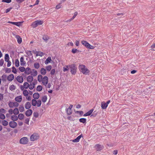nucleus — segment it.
I'll return each mask as SVG.
<instances>
[{
	"mask_svg": "<svg viewBox=\"0 0 155 155\" xmlns=\"http://www.w3.org/2000/svg\"><path fill=\"white\" fill-rule=\"evenodd\" d=\"M37 79L38 81L42 85L46 86L48 82V78L47 76H43L41 74L38 75Z\"/></svg>",
	"mask_w": 155,
	"mask_h": 155,
	"instance_id": "1",
	"label": "nucleus"
},
{
	"mask_svg": "<svg viewBox=\"0 0 155 155\" xmlns=\"http://www.w3.org/2000/svg\"><path fill=\"white\" fill-rule=\"evenodd\" d=\"M78 68L80 72L83 74L85 75H88L90 74V71L84 65H79Z\"/></svg>",
	"mask_w": 155,
	"mask_h": 155,
	"instance_id": "2",
	"label": "nucleus"
},
{
	"mask_svg": "<svg viewBox=\"0 0 155 155\" xmlns=\"http://www.w3.org/2000/svg\"><path fill=\"white\" fill-rule=\"evenodd\" d=\"M69 68L70 69V72L71 74L75 75L76 73L77 70L76 65L74 64L69 65Z\"/></svg>",
	"mask_w": 155,
	"mask_h": 155,
	"instance_id": "3",
	"label": "nucleus"
},
{
	"mask_svg": "<svg viewBox=\"0 0 155 155\" xmlns=\"http://www.w3.org/2000/svg\"><path fill=\"white\" fill-rule=\"evenodd\" d=\"M36 99H33L32 100V105L33 106H37V107H40L41 104V101L40 100H38L37 101Z\"/></svg>",
	"mask_w": 155,
	"mask_h": 155,
	"instance_id": "4",
	"label": "nucleus"
},
{
	"mask_svg": "<svg viewBox=\"0 0 155 155\" xmlns=\"http://www.w3.org/2000/svg\"><path fill=\"white\" fill-rule=\"evenodd\" d=\"M43 21L37 20L33 22L31 24V26L32 28H35L39 25H41L43 23Z\"/></svg>",
	"mask_w": 155,
	"mask_h": 155,
	"instance_id": "5",
	"label": "nucleus"
},
{
	"mask_svg": "<svg viewBox=\"0 0 155 155\" xmlns=\"http://www.w3.org/2000/svg\"><path fill=\"white\" fill-rule=\"evenodd\" d=\"M81 44L87 48L90 49H94V47L91 45L87 41L84 40L81 41Z\"/></svg>",
	"mask_w": 155,
	"mask_h": 155,
	"instance_id": "6",
	"label": "nucleus"
},
{
	"mask_svg": "<svg viewBox=\"0 0 155 155\" xmlns=\"http://www.w3.org/2000/svg\"><path fill=\"white\" fill-rule=\"evenodd\" d=\"M8 105L10 107L12 108L14 107H17L18 106L19 104L16 102L10 101L9 102Z\"/></svg>",
	"mask_w": 155,
	"mask_h": 155,
	"instance_id": "7",
	"label": "nucleus"
},
{
	"mask_svg": "<svg viewBox=\"0 0 155 155\" xmlns=\"http://www.w3.org/2000/svg\"><path fill=\"white\" fill-rule=\"evenodd\" d=\"M38 135L36 133L33 134L30 137V140L31 141H33L36 140L39 138Z\"/></svg>",
	"mask_w": 155,
	"mask_h": 155,
	"instance_id": "8",
	"label": "nucleus"
},
{
	"mask_svg": "<svg viewBox=\"0 0 155 155\" xmlns=\"http://www.w3.org/2000/svg\"><path fill=\"white\" fill-rule=\"evenodd\" d=\"M29 87V84L28 82H26L24 83L23 85H21L20 86V89L21 90L23 91L24 89V88L27 89Z\"/></svg>",
	"mask_w": 155,
	"mask_h": 155,
	"instance_id": "9",
	"label": "nucleus"
},
{
	"mask_svg": "<svg viewBox=\"0 0 155 155\" xmlns=\"http://www.w3.org/2000/svg\"><path fill=\"white\" fill-rule=\"evenodd\" d=\"M94 147L97 151H98L102 150L104 148V146L99 144H97L95 145Z\"/></svg>",
	"mask_w": 155,
	"mask_h": 155,
	"instance_id": "10",
	"label": "nucleus"
},
{
	"mask_svg": "<svg viewBox=\"0 0 155 155\" xmlns=\"http://www.w3.org/2000/svg\"><path fill=\"white\" fill-rule=\"evenodd\" d=\"M28 142V139L26 137H24L21 138L20 140V143L22 144H25Z\"/></svg>",
	"mask_w": 155,
	"mask_h": 155,
	"instance_id": "11",
	"label": "nucleus"
},
{
	"mask_svg": "<svg viewBox=\"0 0 155 155\" xmlns=\"http://www.w3.org/2000/svg\"><path fill=\"white\" fill-rule=\"evenodd\" d=\"M17 81L19 83H22L23 81V79L22 77L21 76L18 75L16 78Z\"/></svg>",
	"mask_w": 155,
	"mask_h": 155,
	"instance_id": "12",
	"label": "nucleus"
},
{
	"mask_svg": "<svg viewBox=\"0 0 155 155\" xmlns=\"http://www.w3.org/2000/svg\"><path fill=\"white\" fill-rule=\"evenodd\" d=\"M73 105L71 104L66 110L67 113L68 115H69L71 114L72 111L71 109Z\"/></svg>",
	"mask_w": 155,
	"mask_h": 155,
	"instance_id": "13",
	"label": "nucleus"
},
{
	"mask_svg": "<svg viewBox=\"0 0 155 155\" xmlns=\"http://www.w3.org/2000/svg\"><path fill=\"white\" fill-rule=\"evenodd\" d=\"M16 102L20 103L21 102L22 100V97L21 95L16 97L15 99Z\"/></svg>",
	"mask_w": 155,
	"mask_h": 155,
	"instance_id": "14",
	"label": "nucleus"
},
{
	"mask_svg": "<svg viewBox=\"0 0 155 155\" xmlns=\"http://www.w3.org/2000/svg\"><path fill=\"white\" fill-rule=\"evenodd\" d=\"M34 53L36 54V56H40L41 57H42L45 54L43 52H41L40 51H36L35 52H34Z\"/></svg>",
	"mask_w": 155,
	"mask_h": 155,
	"instance_id": "15",
	"label": "nucleus"
},
{
	"mask_svg": "<svg viewBox=\"0 0 155 155\" xmlns=\"http://www.w3.org/2000/svg\"><path fill=\"white\" fill-rule=\"evenodd\" d=\"M32 113V110L31 109H28L25 112V115L27 117L30 116Z\"/></svg>",
	"mask_w": 155,
	"mask_h": 155,
	"instance_id": "16",
	"label": "nucleus"
},
{
	"mask_svg": "<svg viewBox=\"0 0 155 155\" xmlns=\"http://www.w3.org/2000/svg\"><path fill=\"white\" fill-rule=\"evenodd\" d=\"M31 104L29 102H27L25 104V107L27 109H28L30 108L31 107Z\"/></svg>",
	"mask_w": 155,
	"mask_h": 155,
	"instance_id": "17",
	"label": "nucleus"
},
{
	"mask_svg": "<svg viewBox=\"0 0 155 155\" xmlns=\"http://www.w3.org/2000/svg\"><path fill=\"white\" fill-rule=\"evenodd\" d=\"M14 75L13 74H10L8 76L7 79L8 81H11L14 79Z\"/></svg>",
	"mask_w": 155,
	"mask_h": 155,
	"instance_id": "18",
	"label": "nucleus"
},
{
	"mask_svg": "<svg viewBox=\"0 0 155 155\" xmlns=\"http://www.w3.org/2000/svg\"><path fill=\"white\" fill-rule=\"evenodd\" d=\"M47 73V71L44 68H42L40 70V73L41 75H44Z\"/></svg>",
	"mask_w": 155,
	"mask_h": 155,
	"instance_id": "19",
	"label": "nucleus"
},
{
	"mask_svg": "<svg viewBox=\"0 0 155 155\" xmlns=\"http://www.w3.org/2000/svg\"><path fill=\"white\" fill-rule=\"evenodd\" d=\"M108 106L107 105V104L104 102H103L101 103V107L102 109H106Z\"/></svg>",
	"mask_w": 155,
	"mask_h": 155,
	"instance_id": "20",
	"label": "nucleus"
},
{
	"mask_svg": "<svg viewBox=\"0 0 155 155\" xmlns=\"http://www.w3.org/2000/svg\"><path fill=\"white\" fill-rule=\"evenodd\" d=\"M33 78L32 76L29 75L27 78V80L28 82L31 83L33 80Z\"/></svg>",
	"mask_w": 155,
	"mask_h": 155,
	"instance_id": "21",
	"label": "nucleus"
},
{
	"mask_svg": "<svg viewBox=\"0 0 155 155\" xmlns=\"http://www.w3.org/2000/svg\"><path fill=\"white\" fill-rule=\"evenodd\" d=\"M82 137V135L81 134L78 137L75 139L73 140L72 141L74 143L78 142L80 139Z\"/></svg>",
	"mask_w": 155,
	"mask_h": 155,
	"instance_id": "22",
	"label": "nucleus"
},
{
	"mask_svg": "<svg viewBox=\"0 0 155 155\" xmlns=\"http://www.w3.org/2000/svg\"><path fill=\"white\" fill-rule=\"evenodd\" d=\"M52 61L51 57H48L46 60L45 61V64H47L50 63Z\"/></svg>",
	"mask_w": 155,
	"mask_h": 155,
	"instance_id": "23",
	"label": "nucleus"
},
{
	"mask_svg": "<svg viewBox=\"0 0 155 155\" xmlns=\"http://www.w3.org/2000/svg\"><path fill=\"white\" fill-rule=\"evenodd\" d=\"M40 95L38 93H35L33 95V97L35 99H38L39 98Z\"/></svg>",
	"mask_w": 155,
	"mask_h": 155,
	"instance_id": "24",
	"label": "nucleus"
},
{
	"mask_svg": "<svg viewBox=\"0 0 155 155\" xmlns=\"http://www.w3.org/2000/svg\"><path fill=\"white\" fill-rule=\"evenodd\" d=\"M25 73L27 74H29L31 73V69L29 68H25Z\"/></svg>",
	"mask_w": 155,
	"mask_h": 155,
	"instance_id": "25",
	"label": "nucleus"
},
{
	"mask_svg": "<svg viewBox=\"0 0 155 155\" xmlns=\"http://www.w3.org/2000/svg\"><path fill=\"white\" fill-rule=\"evenodd\" d=\"M20 64L21 66H24L25 64V62L24 61V58L22 57H21L20 60Z\"/></svg>",
	"mask_w": 155,
	"mask_h": 155,
	"instance_id": "26",
	"label": "nucleus"
},
{
	"mask_svg": "<svg viewBox=\"0 0 155 155\" xmlns=\"http://www.w3.org/2000/svg\"><path fill=\"white\" fill-rule=\"evenodd\" d=\"M47 99V97L45 95H44L41 98V100L44 103L46 101Z\"/></svg>",
	"mask_w": 155,
	"mask_h": 155,
	"instance_id": "27",
	"label": "nucleus"
},
{
	"mask_svg": "<svg viewBox=\"0 0 155 155\" xmlns=\"http://www.w3.org/2000/svg\"><path fill=\"white\" fill-rule=\"evenodd\" d=\"M15 38L17 39L18 42L19 44H20L22 41V39L19 35H16Z\"/></svg>",
	"mask_w": 155,
	"mask_h": 155,
	"instance_id": "28",
	"label": "nucleus"
},
{
	"mask_svg": "<svg viewBox=\"0 0 155 155\" xmlns=\"http://www.w3.org/2000/svg\"><path fill=\"white\" fill-rule=\"evenodd\" d=\"M93 111V109H91L89 111L87 112L86 113V114H84V116H88L90 115L92 113V112Z\"/></svg>",
	"mask_w": 155,
	"mask_h": 155,
	"instance_id": "29",
	"label": "nucleus"
},
{
	"mask_svg": "<svg viewBox=\"0 0 155 155\" xmlns=\"http://www.w3.org/2000/svg\"><path fill=\"white\" fill-rule=\"evenodd\" d=\"M17 123L14 121H11L9 123V126H17Z\"/></svg>",
	"mask_w": 155,
	"mask_h": 155,
	"instance_id": "30",
	"label": "nucleus"
},
{
	"mask_svg": "<svg viewBox=\"0 0 155 155\" xmlns=\"http://www.w3.org/2000/svg\"><path fill=\"white\" fill-rule=\"evenodd\" d=\"M34 66L35 68L38 69L40 67V64L38 62H35L34 63Z\"/></svg>",
	"mask_w": 155,
	"mask_h": 155,
	"instance_id": "31",
	"label": "nucleus"
},
{
	"mask_svg": "<svg viewBox=\"0 0 155 155\" xmlns=\"http://www.w3.org/2000/svg\"><path fill=\"white\" fill-rule=\"evenodd\" d=\"M18 118L20 120H23L24 118V115L22 114H20L18 115Z\"/></svg>",
	"mask_w": 155,
	"mask_h": 155,
	"instance_id": "32",
	"label": "nucleus"
},
{
	"mask_svg": "<svg viewBox=\"0 0 155 155\" xmlns=\"http://www.w3.org/2000/svg\"><path fill=\"white\" fill-rule=\"evenodd\" d=\"M23 94L24 95L25 97L28 96L29 93L26 90H23Z\"/></svg>",
	"mask_w": 155,
	"mask_h": 155,
	"instance_id": "33",
	"label": "nucleus"
},
{
	"mask_svg": "<svg viewBox=\"0 0 155 155\" xmlns=\"http://www.w3.org/2000/svg\"><path fill=\"white\" fill-rule=\"evenodd\" d=\"M52 69V66L51 65H49L45 67V69L48 71H50Z\"/></svg>",
	"mask_w": 155,
	"mask_h": 155,
	"instance_id": "34",
	"label": "nucleus"
},
{
	"mask_svg": "<svg viewBox=\"0 0 155 155\" xmlns=\"http://www.w3.org/2000/svg\"><path fill=\"white\" fill-rule=\"evenodd\" d=\"M18 109L17 108L14 109L13 110V114L15 115H17L19 113Z\"/></svg>",
	"mask_w": 155,
	"mask_h": 155,
	"instance_id": "35",
	"label": "nucleus"
},
{
	"mask_svg": "<svg viewBox=\"0 0 155 155\" xmlns=\"http://www.w3.org/2000/svg\"><path fill=\"white\" fill-rule=\"evenodd\" d=\"M12 119L13 121H15L17 120L18 119V117L15 115H13L11 116Z\"/></svg>",
	"mask_w": 155,
	"mask_h": 155,
	"instance_id": "36",
	"label": "nucleus"
},
{
	"mask_svg": "<svg viewBox=\"0 0 155 155\" xmlns=\"http://www.w3.org/2000/svg\"><path fill=\"white\" fill-rule=\"evenodd\" d=\"M9 88L12 91H14L15 90L16 87L14 84H12L10 86Z\"/></svg>",
	"mask_w": 155,
	"mask_h": 155,
	"instance_id": "37",
	"label": "nucleus"
},
{
	"mask_svg": "<svg viewBox=\"0 0 155 155\" xmlns=\"http://www.w3.org/2000/svg\"><path fill=\"white\" fill-rule=\"evenodd\" d=\"M69 65L65 66L63 67V71L64 72H65L68 71L69 69Z\"/></svg>",
	"mask_w": 155,
	"mask_h": 155,
	"instance_id": "38",
	"label": "nucleus"
},
{
	"mask_svg": "<svg viewBox=\"0 0 155 155\" xmlns=\"http://www.w3.org/2000/svg\"><path fill=\"white\" fill-rule=\"evenodd\" d=\"M31 74L34 76H36L37 74V72L35 70H33V71L31 72Z\"/></svg>",
	"mask_w": 155,
	"mask_h": 155,
	"instance_id": "39",
	"label": "nucleus"
},
{
	"mask_svg": "<svg viewBox=\"0 0 155 155\" xmlns=\"http://www.w3.org/2000/svg\"><path fill=\"white\" fill-rule=\"evenodd\" d=\"M2 124L4 126H6L8 124V122L5 120H3L2 121Z\"/></svg>",
	"mask_w": 155,
	"mask_h": 155,
	"instance_id": "40",
	"label": "nucleus"
},
{
	"mask_svg": "<svg viewBox=\"0 0 155 155\" xmlns=\"http://www.w3.org/2000/svg\"><path fill=\"white\" fill-rule=\"evenodd\" d=\"M9 57L8 54H6L5 55V60L6 61H10L9 60Z\"/></svg>",
	"mask_w": 155,
	"mask_h": 155,
	"instance_id": "41",
	"label": "nucleus"
},
{
	"mask_svg": "<svg viewBox=\"0 0 155 155\" xmlns=\"http://www.w3.org/2000/svg\"><path fill=\"white\" fill-rule=\"evenodd\" d=\"M18 109L20 112H23L25 110L24 107L23 106H20Z\"/></svg>",
	"mask_w": 155,
	"mask_h": 155,
	"instance_id": "42",
	"label": "nucleus"
},
{
	"mask_svg": "<svg viewBox=\"0 0 155 155\" xmlns=\"http://www.w3.org/2000/svg\"><path fill=\"white\" fill-rule=\"evenodd\" d=\"M42 87L41 85H38L36 88V90L37 91H40L42 90Z\"/></svg>",
	"mask_w": 155,
	"mask_h": 155,
	"instance_id": "43",
	"label": "nucleus"
},
{
	"mask_svg": "<svg viewBox=\"0 0 155 155\" xmlns=\"http://www.w3.org/2000/svg\"><path fill=\"white\" fill-rule=\"evenodd\" d=\"M49 39V36L47 35H44L43 36V39L44 41H47Z\"/></svg>",
	"mask_w": 155,
	"mask_h": 155,
	"instance_id": "44",
	"label": "nucleus"
},
{
	"mask_svg": "<svg viewBox=\"0 0 155 155\" xmlns=\"http://www.w3.org/2000/svg\"><path fill=\"white\" fill-rule=\"evenodd\" d=\"M19 62L18 60L16 59L15 62V65L16 67H18L19 66Z\"/></svg>",
	"mask_w": 155,
	"mask_h": 155,
	"instance_id": "45",
	"label": "nucleus"
},
{
	"mask_svg": "<svg viewBox=\"0 0 155 155\" xmlns=\"http://www.w3.org/2000/svg\"><path fill=\"white\" fill-rule=\"evenodd\" d=\"M79 121L80 122L84 123L86 122V119L84 118H80L79 119Z\"/></svg>",
	"mask_w": 155,
	"mask_h": 155,
	"instance_id": "46",
	"label": "nucleus"
},
{
	"mask_svg": "<svg viewBox=\"0 0 155 155\" xmlns=\"http://www.w3.org/2000/svg\"><path fill=\"white\" fill-rule=\"evenodd\" d=\"M34 84L31 83L30 84H29V87H28L30 89L32 90L34 88Z\"/></svg>",
	"mask_w": 155,
	"mask_h": 155,
	"instance_id": "47",
	"label": "nucleus"
},
{
	"mask_svg": "<svg viewBox=\"0 0 155 155\" xmlns=\"http://www.w3.org/2000/svg\"><path fill=\"white\" fill-rule=\"evenodd\" d=\"M71 52L73 53L74 54L77 52H79L78 50L77 49L73 48L72 49Z\"/></svg>",
	"mask_w": 155,
	"mask_h": 155,
	"instance_id": "48",
	"label": "nucleus"
},
{
	"mask_svg": "<svg viewBox=\"0 0 155 155\" xmlns=\"http://www.w3.org/2000/svg\"><path fill=\"white\" fill-rule=\"evenodd\" d=\"M55 73V70L54 69H53L51 70L50 74L51 75H54Z\"/></svg>",
	"mask_w": 155,
	"mask_h": 155,
	"instance_id": "49",
	"label": "nucleus"
},
{
	"mask_svg": "<svg viewBox=\"0 0 155 155\" xmlns=\"http://www.w3.org/2000/svg\"><path fill=\"white\" fill-rule=\"evenodd\" d=\"M19 70L21 72H24L25 70V68L24 67H20L19 68Z\"/></svg>",
	"mask_w": 155,
	"mask_h": 155,
	"instance_id": "50",
	"label": "nucleus"
},
{
	"mask_svg": "<svg viewBox=\"0 0 155 155\" xmlns=\"http://www.w3.org/2000/svg\"><path fill=\"white\" fill-rule=\"evenodd\" d=\"M0 118L2 120H4L5 118V116L4 114H0Z\"/></svg>",
	"mask_w": 155,
	"mask_h": 155,
	"instance_id": "51",
	"label": "nucleus"
},
{
	"mask_svg": "<svg viewBox=\"0 0 155 155\" xmlns=\"http://www.w3.org/2000/svg\"><path fill=\"white\" fill-rule=\"evenodd\" d=\"M6 111V110L3 108L1 109H0V114L5 113Z\"/></svg>",
	"mask_w": 155,
	"mask_h": 155,
	"instance_id": "52",
	"label": "nucleus"
},
{
	"mask_svg": "<svg viewBox=\"0 0 155 155\" xmlns=\"http://www.w3.org/2000/svg\"><path fill=\"white\" fill-rule=\"evenodd\" d=\"M23 22H15V25H16L17 26H21V24Z\"/></svg>",
	"mask_w": 155,
	"mask_h": 155,
	"instance_id": "53",
	"label": "nucleus"
},
{
	"mask_svg": "<svg viewBox=\"0 0 155 155\" xmlns=\"http://www.w3.org/2000/svg\"><path fill=\"white\" fill-rule=\"evenodd\" d=\"M12 72L14 73V74H16L17 73V71L16 69V68L14 67H13L12 68Z\"/></svg>",
	"mask_w": 155,
	"mask_h": 155,
	"instance_id": "54",
	"label": "nucleus"
},
{
	"mask_svg": "<svg viewBox=\"0 0 155 155\" xmlns=\"http://www.w3.org/2000/svg\"><path fill=\"white\" fill-rule=\"evenodd\" d=\"M12 2L11 0H2V2H6L7 3H10Z\"/></svg>",
	"mask_w": 155,
	"mask_h": 155,
	"instance_id": "55",
	"label": "nucleus"
},
{
	"mask_svg": "<svg viewBox=\"0 0 155 155\" xmlns=\"http://www.w3.org/2000/svg\"><path fill=\"white\" fill-rule=\"evenodd\" d=\"M34 116L35 117H37L38 116V114L37 112H35L33 113Z\"/></svg>",
	"mask_w": 155,
	"mask_h": 155,
	"instance_id": "56",
	"label": "nucleus"
},
{
	"mask_svg": "<svg viewBox=\"0 0 155 155\" xmlns=\"http://www.w3.org/2000/svg\"><path fill=\"white\" fill-rule=\"evenodd\" d=\"M61 5L60 4L58 5H56L55 8L57 9H58L61 8Z\"/></svg>",
	"mask_w": 155,
	"mask_h": 155,
	"instance_id": "57",
	"label": "nucleus"
},
{
	"mask_svg": "<svg viewBox=\"0 0 155 155\" xmlns=\"http://www.w3.org/2000/svg\"><path fill=\"white\" fill-rule=\"evenodd\" d=\"M8 112L9 114L12 115L13 113V110L12 109H10L8 110Z\"/></svg>",
	"mask_w": 155,
	"mask_h": 155,
	"instance_id": "58",
	"label": "nucleus"
},
{
	"mask_svg": "<svg viewBox=\"0 0 155 155\" xmlns=\"http://www.w3.org/2000/svg\"><path fill=\"white\" fill-rule=\"evenodd\" d=\"M4 61L3 59H1L0 60V66H2L3 64Z\"/></svg>",
	"mask_w": 155,
	"mask_h": 155,
	"instance_id": "59",
	"label": "nucleus"
},
{
	"mask_svg": "<svg viewBox=\"0 0 155 155\" xmlns=\"http://www.w3.org/2000/svg\"><path fill=\"white\" fill-rule=\"evenodd\" d=\"M76 16L75 15H74L72 18H71L69 20H68L67 21V22H70V21H71L72 20H73L75 18Z\"/></svg>",
	"mask_w": 155,
	"mask_h": 155,
	"instance_id": "60",
	"label": "nucleus"
},
{
	"mask_svg": "<svg viewBox=\"0 0 155 155\" xmlns=\"http://www.w3.org/2000/svg\"><path fill=\"white\" fill-rule=\"evenodd\" d=\"M6 78V76L5 75H3L2 77V81H4L5 80V78Z\"/></svg>",
	"mask_w": 155,
	"mask_h": 155,
	"instance_id": "61",
	"label": "nucleus"
},
{
	"mask_svg": "<svg viewBox=\"0 0 155 155\" xmlns=\"http://www.w3.org/2000/svg\"><path fill=\"white\" fill-rule=\"evenodd\" d=\"M75 45L76 46H78L79 45V41L76 40L75 42Z\"/></svg>",
	"mask_w": 155,
	"mask_h": 155,
	"instance_id": "62",
	"label": "nucleus"
},
{
	"mask_svg": "<svg viewBox=\"0 0 155 155\" xmlns=\"http://www.w3.org/2000/svg\"><path fill=\"white\" fill-rule=\"evenodd\" d=\"M26 99L28 101H30L31 99V97L30 96H27L26 97Z\"/></svg>",
	"mask_w": 155,
	"mask_h": 155,
	"instance_id": "63",
	"label": "nucleus"
},
{
	"mask_svg": "<svg viewBox=\"0 0 155 155\" xmlns=\"http://www.w3.org/2000/svg\"><path fill=\"white\" fill-rule=\"evenodd\" d=\"M8 62L7 64V66L8 67H10L11 64V62L10 61H7Z\"/></svg>",
	"mask_w": 155,
	"mask_h": 155,
	"instance_id": "64",
	"label": "nucleus"
}]
</instances>
